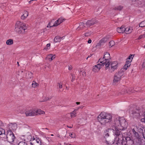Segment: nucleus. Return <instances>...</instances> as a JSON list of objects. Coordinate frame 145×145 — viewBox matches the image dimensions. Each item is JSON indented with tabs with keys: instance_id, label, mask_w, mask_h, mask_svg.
<instances>
[{
	"instance_id": "1",
	"label": "nucleus",
	"mask_w": 145,
	"mask_h": 145,
	"mask_svg": "<svg viewBox=\"0 0 145 145\" xmlns=\"http://www.w3.org/2000/svg\"><path fill=\"white\" fill-rule=\"evenodd\" d=\"M127 125V123L123 117H120L118 120L115 119L112 126V129L115 132L114 133L115 135H116V133L117 131H119L124 135L125 133L123 132L121 130L126 129Z\"/></svg>"
},
{
	"instance_id": "2",
	"label": "nucleus",
	"mask_w": 145,
	"mask_h": 145,
	"mask_svg": "<svg viewBox=\"0 0 145 145\" xmlns=\"http://www.w3.org/2000/svg\"><path fill=\"white\" fill-rule=\"evenodd\" d=\"M112 116L109 114L103 112L98 116L97 120L101 125H105L112 121Z\"/></svg>"
},
{
	"instance_id": "3",
	"label": "nucleus",
	"mask_w": 145,
	"mask_h": 145,
	"mask_svg": "<svg viewBox=\"0 0 145 145\" xmlns=\"http://www.w3.org/2000/svg\"><path fill=\"white\" fill-rule=\"evenodd\" d=\"M27 27L26 24L20 21L16 22L15 28V31L18 34H23L26 32Z\"/></svg>"
},
{
	"instance_id": "4",
	"label": "nucleus",
	"mask_w": 145,
	"mask_h": 145,
	"mask_svg": "<svg viewBox=\"0 0 145 145\" xmlns=\"http://www.w3.org/2000/svg\"><path fill=\"white\" fill-rule=\"evenodd\" d=\"M105 65V69H108V71L112 73L117 69L118 66V63L116 61L109 62V63H106Z\"/></svg>"
},
{
	"instance_id": "5",
	"label": "nucleus",
	"mask_w": 145,
	"mask_h": 145,
	"mask_svg": "<svg viewBox=\"0 0 145 145\" xmlns=\"http://www.w3.org/2000/svg\"><path fill=\"white\" fill-rule=\"evenodd\" d=\"M116 138H114V141L116 142L115 145H124L121 141L123 140V137L124 135L122 134L121 133L117 131L116 133Z\"/></svg>"
},
{
	"instance_id": "6",
	"label": "nucleus",
	"mask_w": 145,
	"mask_h": 145,
	"mask_svg": "<svg viewBox=\"0 0 145 145\" xmlns=\"http://www.w3.org/2000/svg\"><path fill=\"white\" fill-rule=\"evenodd\" d=\"M110 59V54L108 52H106L104 53L103 57V58H100L99 59V62L104 65L106 63H109Z\"/></svg>"
},
{
	"instance_id": "7",
	"label": "nucleus",
	"mask_w": 145,
	"mask_h": 145,
	"mask_svg": "<svg viewBox=\"0 0 145 145\" xmlns=\"http://www.w3.org/2000/svg\"><path fill=\"white\" fill-rule=\"evenodd\" d=\"M7 140L10 143L13 142L14 140L15 137L13 133L10 130H8L6 135Z\"/></svg>"
},
{
	"instance_id": "8",
	"label": "nucleus",
	"mask_w": 145,
	"mask_h": 145,
	"mask_svg": "<svg viewBox=\"0 0 145 145\" xmlns=\"http://www.w3.org/2000/svg\"><path fill=\"white\" fill-rule=\"evenodd\" d=\"M104 138L106 139V143L107 145L112 144H113L114 142V140H112L111 139H106L107 137L109 136V131L107 130H106L104 133Z\"/></svg>"
},
{
	"instance_id": "9",
	"label": "nucleus",
	"mask_w": 145,
	"mask_h": 145,
	"mask_svg": "<svg viewBox=\"0 0 145 145\" xmlns=\"http://www.w3.org/2000/svg\"><path fill=\"white\" fill-rule=\"evenodd\" d=\"M124 145H134V143L133 140H131L130 138L127 137L125 138L123 137V140L121 141Z\"/></svg>"
},
{
	"instance_id": "10",
	"label": "nucleus",
	"mask_w": 145,
	"mask_h": 145,
	"mask_svg": "<svg viewBox=\"0 0 145 145\" xmlns=\"http://www.w3.org/2000/svg\"><path fill=\"white\" fill-rule=\"evenodd\" d=\"M123 74L121 71H119L116 73L114 75L113 82L114 83H116L120 81L121 79V76Z\"/></svg>"
},
{
	"instance_id": "11",
	"label": "nucleus",
	"mask_w": 145,
	"mask_h": 145,
	"mask_svg": "<svg viewBox=\"0 0 145 145\" xmlns=\"http://www.w3.org/2000/svg\"><path fill=\"white\" fill-rule=\"evenodd\" d=\"M35 108H33L27 110L25 112L26 116H34L36 115Z\"/></svg>"
},
{
	"instance_id": "12",
	"label": "nucleus",
	"mask_w": 145,
	"mask_h": 145,
	"mask_svg": "<svg viewBox=\"0 0 145 145\" xmlns=\"http://www.w3.org/2000/svg\"><path fill=\"white\" fill-rule=\"evenodd\" d=\"M109 37L106 36L101 40L96 45V47L97 48H99L101 46L103 45V44L105 43L109 39Z\"/></svg>"
},
{
	"instance_id": "13",
	"label": "nucleus",
	"mask_w": 145,
	"mask_h": 145,
	"mask_svg": "<svg viewBox=\"0 0 145 145\" xmlns=\"http://www.w3.org/2000/svg\"><path fill=\"white\" fill-rule=\"evenodd\" d=\"M132 116L134 118H138L140 115V111L139 109H135L132 110Z\"/></svg>"
},
{
	"instance_id": "14",
	"label": "nucleus",
	"mask_w": 145,
	"mask_h": 145,
	"mask_svg": "<svg viewBox=\"0 0 145 145\" xmlns=\"http://www.w3.org/2000/svg\"><path fill=\"white\" fill-rule=\"evenodd\" d=\"M31 145H41V142L40 139L33 138L30 142Z\"/></svg>"
},
{
	"instance_id": "15",
	"label": "nucleus",
	"mask_w": 145,
	"mask_h": 145,
	"mask_svg": "<svg viewBox=\"0 0 145 145\" xmlns=\"http://www.w3.org/2000/svg\"><path fill=\"white\" fill-rule=\"evenodd\" d=\"M97 22V21L94 19L87 21L86 23V25L87 27H89L94 25Z\"/></svg>"
},
{
	"instance_id": "16",
	"label": "nucleus",
	"mask_w": 145,
	"mask_h": 145,
	"mask_svg": "<svg viewBox=\"0 0 145 145\" xmlns=\"http://www.w3.org/2000/svg\"><path fill=\"white\" fill-rule=\"evenodd\" d=\"M8 127L9 129L8 130H15L17 128V125L15 123H11L8 125Z\"/></svg>"
},
{
	"instance_id": "17",
	"label": "nucleus",
	"mask_w": 145,
	"mask_h": 145,
	"mask_svg": "<svg viewBox=\"0 0 145 145\" xmlns=\"http://www.w3.org/2000/svg\"><path fill=\"white\" fill-rule=\"evenodd\" d=\"M103 66V65H102V64H98L97 65H96L93 66V71L95 72H98L101 68L102 66Z\"/></svg>"
},
{
	"instance_id": "18",
	"label": "nucleus",
	"mask_w": 145,
	"mask_h": 145,
	"mask_svg": "<svg viewBox=\"0 0 145 145\" xmlns=\"http://www.w3.org/2000/svg\"><path fill=\"white\" fill-rule=\"evenodd\" d=\"M55 57V55L53 54L48 55L46 57L47 59L51 61L54 59Z\"/></svg>"
},
{
	"instance_id": "19",
	"label": "nucleus",
	"mask_w": 145,
	"mask_h": 145,
	"mask_svg": "<svg viewBox=\"0 0 145 145\" xmlns=\"http://www.w3.org/2000/svg\"><path fill=\"white\" fill-rule=\"evenodd\" d=\"M117 31L120 33H123L125 31V27L122 26L120 27H118L117 28Z\"/></svg>"
},
{
	"instance_id": "20",
	"label": "nucleus",
	"mask_w": 145,
	"mask_h": 145,
	"mask_svg": "<svg viewBox=\"0 0 145 145\" xmlns=\"http://www.w3.org/2000/svg\"><path fill=\"white\" fill-rule=\"evenodd\" d=\"M28 12L26 11H25L24 12L23 14L21 16V19L23 20L25 19L28 16Z\"/></svg>"
},
{
	"instance_id": "21",
	"label": "nucleus",
	"mask_w": 145,
	"mask_h": 145,
	"mask_svg": "<svg viewBox=\"0 0 145 145\" xmlns=\"http://www.w3.org/2000/svg\"><path fill=\"white\" fill-rule=\"evenodd\" d=\"M125 31L124 32L127 34L131 33L132 32V27H127L126 28H125Z\"/></svg>"
},
{
	"instance_id": "22",
	"label": "nucleus",
	"mask_w": 145,
	"mask_h": 145,
	"mask_svg": "<svg viewBox=\"0 0 145 145\" xmlns=\"http://www.w3.org/2000/svg\"><path fill=\"white\" fill-rule=\"evenodd\" d=\"M84 27V24L83 22H80L79 23V26L76 29L78 30L82 29Z\"/></svg>"
},
{
	"instance_id": "23",
	"label": "nucleus",
	"mask_w": 145,
	"mask_h": 145,
	"mask_svg": "<svg viewBox=\"0 0 145 145\" xmlns=\"http://www.w3.org/2000/svg\"><path fill=\"white\" fill-rule=\"evenodd\" d=\"M35 111H36V115L38 114H44L45 113V112L41 110L40 109H35Z\"/></svg>"
},
{
	"instance_id": "24",
	"label": "nucleus",
	"mask_w": 145,
	"mask_h": 145,
	"mask_svg": "<svg viewBox=\"0 0 145 145\" xmlns=\"http://www.w3.org/2000/svg\"><path fill=\"white\" fill-rule=\"evenodd\" d=\"M63 37L61 38L59 36L56 37L54 39V41L56 42H60L62 38Z\"/></svg>"
},
{
	"instance_id": "25",
	"label": "nucleus",
	"mask_w": 145,
	"mask_h": 145,
	"mask_svg": "<svg viewBox=\"0 0 145 145\" xmlns=\"http://www.w3.org/2000/svg\"><path fill=\"white\" fill-rule=\"evenodd\" d=\"M6 43L8 45H11L13 43V40L12 39H8L7 40Z\"/></svg>"
},
{
	"instance_id": "26",
	"label": "nucleus",
	"mask_w": 145,
	"mask_h": 145,
	"mask_svg": "<svg viewBox=\"0 0 145 145\" xmlns=\"http://www.w3.org/2000/svg\"><path fill=\"white\" fill-rule=\"evenodd\" d=\"M0 135L5 136V130L1 128L0 127Z\"/></svg>"
},
{
	"instance_id": "27",
	"label": "nucleus",
	"mask_w": 145,
	"mask_h": 145,
	"mask_svg": "<svg viewBox=\"0 0 145 145\" xmlns=\"http://www.w3.org/2000/svg\"><path fill=\"white\" fill-rule=\"evenodd\" d=\"M39 86V84L38 83H37L35 81H33L32 84V87L35 88L38 86Z\"/></svg>"
},
{
	"instance_id": "28",
	"label": "nucleus",
	"mask_w": 145,
	"mask_h": 145,
	"mask_svg": "<svg viewBox=\"0 0 145 145\" xmlns=\"http://www.w3.org/2000/svg\"><path fill=\"white\" fill-rule=\"evenodd\" d=\"M140 132H142V135L145 139V129H142L140 128L139 129Z\"/></svg>"
},
{
	"instance_id": "29",
	"label": "nucleus",
	"mask_w": 145,
	"mask_h": 145,
	"mask_svg": "<svg viewBox=\"0 0 145 145\" xmlns=\"http://www.w3.org/2000/svg\"><path fill=\"white\" fill-rule=\"evenodd\" d=\"M123 8V7L121 5H120L114 8V10H121Z\"/></svg>"
},
{
	"instance_id": "30",
	"label": "nucleus",
	"mask_w": 145,
	"mask_h": 145,
	"mask_svg": "<svg viewBox=\"0 0 145 145\" xmlns=\"http://www.w3.org/2000/svg\"><path fill=\"white\" fill-rule=\"evenodd\" d=\"M28 134V137H27L28 140H30V142H31V141L33 139H32V136L30 134V133L28 132L27 133Z\"/></svg>"
},
{
	"instance_id": "31",
	"label": "nucleus",
	"mask_w": 145,
	"mask_h": 145,
	"mask_svg": "<svg viewBox=\"0 0 145 145\" xmlns=\"http://www.w3.org/2000/svg\"><path fill=\"white\" fill-rule=\"evenodd\" d=\"M115 43L113 40L110 41L109 43V45L110 47H112L113 46L115 45Z\"/></svg>"
},
{
	"instance_id": "32",
	"label": "nucleus",
	"mask_w": 145,
	"mask_h": 145,
	"mask_svg": "<svg viewBox=\"0 0 145 145\" xmlns=\"http://www.w3.org/2000/svg\"><path fill=\"white\" fill-rule=\"evenodd\" d=\"M58 20L59 22V24H60L61 23L63 22L65 20V19L62 17H61L59 18L58 19Z\"/></svg>"
},
{
	"instance_id": "33",
	"label": "nucleus",
	"mask_w": 145,
	"mask_h": 145,
	"mask_svg": "<svg viewBox=\"0 0 145 145\" xmlns=\"http://www.w3.org/2000/svg\"><path fill=\"white\" fill-rule=\"evenodd\" d=\"M139 26L141 27H143L145 26V21L142 22L139 24Z\"/></svg>"
},
{
	"instance_id": "34",
	"label": "nucleus",
	"mask_w": 145,
	"mask_h": 145,
	"mask_svg": "<svg viewBox=\"0 0 145 145\" xmlns=\"http://www.w3.org/2000/svg\"><path fill=\"white\" fill-rule=\"evenodd\" d=\"M134 56V55L131 54L126 59L127 60H131V61H132Z\"/></svg>"
},
{
	"instance_id": "35",
	"label": "nucleus",
	"mask_w": 145,
	"mask_h": 145,
	"mask_svg": "<svg viewBox=\"0 0 145 145\" xmlns=\"http://www.w3.org/2000/svg\"><path fill=\"white\" fill-rule=\"evenodd\" d=\"M50 43H48L47 44L46 46V48L45 47L44 49V50H48L50 48Z\"/></svg>"
},
{
	"instance_id": "36",
	"label": "nucleus",
	"mask_w": 145,
	"mask_h": 145,
	"mask_svg": "<svg viewBox=\"0 0 145 145\" xmlns=\"http://www.w3.org/2000/svg\"><path fill=\"white\" fill-rule=\"evenodd\" d=\"M71 117L72 118H74L76 116V112L74 111H73L71 113Z\"/></svg>"
},
{
	"instance_id": "37",
	"label": "nucleus",
	"mask_w": 145,
	"mask_h": 145,
	"mask_svg": "<svg viewBox=\"0 0 145 145\" xmlns=\"http://www.w3.org/2000/svg\"><path fill=\"white\" fill-rule=\"evenodd\" d=\"M69 136L72 138H75L76 137L75 134L73 133H70Z\"/></svg>"
},
{
	"instance_id": "38",
	"label": "nucleus",
	"mask_w": 145,
	"mask_h": 145,
	"mask_svg": "<svg viewBox=\"0 0 145 145\" xmlns=\"http://www.w3.org/2000/svg\"><path fill=\"white\" fill-rule=\"evenodd\" d=\"M59 25V22L57 20L54 22V25H52V26L56 27L57 26Z\"/></svg>"
},
{
	"instance_id": "39",
	"label": "nucleus",
	"mask_w": 145,
	"mask_h": 145,
	"mask_svg": "<svg viewBox=\"0 0 145 145\" xmlns=\"http://www.w3.org/2000/svg\"><path fill=\"white\" fill-rule=\"evenodd\" d=\"M130 65L125 64L123 66V69H124L125 70H126L127 69V68L129 67L130 66Z\"/></svg>"
},
{
	"instance_id": "40",
	"label": "nucleus",
	"mask_w": 145,
	"mask_h": 145,
	"mask_svg": "<svg viewBox=\"0 0 145 145\" xmlns=\"http://www.w3.org/2000/svg\"><path fill=\"white\" fill-rule=\"evenodd\" d=\"M81 72H82V74L83 76H85L86 75V73L85 71L84 70H81L80 71V74H81Z\"/></svg>"
},
{
	"instance_id": "41",
	"label": "nucleus",
	"mask_w": 145,
	"mask_h": 145,
	"mask_svg": "<svg viewBox=\"0 0 145 145\" xmlns=\"http://www.w3.org/2000/svg\"><path fill=\"white\" fill-rule=\"evenodd\" d=\"M18 145H27V144L24 142H19Z\"/></svg>"
},
{
	"instance_id": "42",
	"label": "nucleus",
	"mask_w": 145,
	"mask_h": 145,
	"mask_svg": "<svg viewBox=\"0 0 145 145\" xmlns=\"http://www.w3.org/2000/svg\"><path fill=\"white\" fill-rule=\"evenodd\" d=\"M132 131L134 135H135V136L137 137L138 136V133L135 131L134 129H133Z\"/></svg>"
},
{
	"instance_id": "43",
	"label": "nucleus",
	"mask_w": 145,
	"mask_h": 145,
	"mask_svg": "<svg viewBox=\"0 0 145 145\" xmlns=\"http://www.w3.org/2000/svg\"><path fill=\"white\" fill-rule=\"evenodd\" d=\"M57 86L59 87V89L61 88L62 87V84L61 83H58L57 84Z\"/></svg>"
},
{
	"instance_id": "44",
	"label": "nucleus",
	"mask_w": 145,
	"mask_h": 145,
	"mask_svg": "<svg viewBox=\"0 0 145 145\" xmlns=\"http://www.w3.org/2000/svg\"><path fill=\"white\" fill-rule=\"evenodd\" d=\"M91 34L90 32H88L84 34V35L85 36H88L89 35Z\"/></svg>"
},
{
	"instance_id": "45",
	"label": "nucleus",
	"mask_w": 145,
	"mask_h": 145,
	"mask_svg": "<svg viewBox=\"0 0 145 145\" xmlns=\"http://www.w3.org/2000/svg\"><path fill=\"white\" fill-rule=\"evenodd\" d=\"M132 61L131 60H127L126 59V64H129L131 65V63Z\"/></svg>"
},
{
	"instance_id": "46",
	"label": "nucleus",
	"mask_w": 145,
	"mask_h": 145,
	"mask_svg": "<svg viewBox=\"0 0 145 145\" xmlns=\"http://www.w3.org/2000/svg\"><path fill=\"white\" fill-rule=\"evenodd\" d=\"M125 89H122V94H124L125 93H127L128 92L126 90L125 91Z\"/></svg>"
},
{
	"instance_id": "47",
	"label": "nucleus",
	"mask_w": 145,
	"mask_h": 145,
	"mask_svg": "<svg viewBox=\"0 0 145 145\" xmlns=\"http://www.w3.org/2000/svg\"><path fill=\"white\" fill-rule=\"evenodd\" d=\"M72 79L71 80V81L72 82H73L74 80L75 79V76L74 75H72Z\"/></svg>"
},
{
	"instance_id": "48",
	"label": "nucleus",
	"mask_w": 145,
	"mask_h": 145,
	"mask_svg": "<svg viewBox=\"0 0 145 145\" xmlns=\"http://www.w3.org/2000/svg\"><path fill=\"white\" fill-rule=\"evenodd\" d=\"M142 66V67L145 68V60L143 61Z\"/></svg>"
},
{
	"instance_id": "49",
	"label": "nucleus",
	"mask_w": 145,
	"mask_h": 145,
	"mask_svg": "<svg viewBox=\"0 0 145 145\" xmlns=\"http://www.w3.org/2000/svg\"><path fill=\"white\" fill-rule=\"evenodd\" d=\"M49 100V97H46L45 98V99L44 100H43V101H42V102H45V101H46L48 100Z\"/></svg>"
},
{
	"instance_id": "50",
	"label": "nucleus",
	"mask_w": 145,
	"mask_h": 145,
	"mask_svg": "<svg viewBox=\"0 0 145 145\" xmlns=\"http://www.w3.org/2000/svg\"><path fill=\"white\" fill-rule=\"evenodd\" d=\"M72 68V67L71 65L69 66L68 69L69 70H71Z\"/></svg>"
},
{
	"instance_id": "51",
	"label": "nucleus",
	"mask_w": 145,
	"mask_h": 145,
	"mask_svg": "<svg viewBox=\"0 0 145 145\" xmlns=\"http://www.w3.org/2000/svg\"><path fill=\"white\" fill-rule=\"evenodd\" d=\"M144 118L141 119V121L145 123V115H144Z\"/></svg>"
},
{
	"instance_id": "52",
	"label": "nucleus",
	"mask_w": 145,
	"mask_h": 145,
	"mask_svg": "<svg viewBox=\"0 0 145 145\" xmlns=\"http://www.w3.org/2000/svg\"><path fill=\"white\" fill-rule=\"evenodd\" d=\"M50 23H49L48 24V25H47V27H53V26H52H52H51L50 25Z\"/></svg>"
},
{
	"instance_id": "53",
	"label": "nucleus",
	"mask_w": 145,
	"mask_h": 145,
	"mask_svg": "<svg viewBox=\"0 0 145 145\" xmlns=\"http://www.w3.org/2000/svg\"><path fill=\"white\" fill-rule=\"evenodd\" d=\"M3 126V124L2 122L0 120V127Z\"/></svg>"
},
{
	"instance_id": "54",
	"label": "nucleus",
	"mask_w": 145,
	"mask_h": 145,
	"mask_svg": "<svg viewBox=\"0 0 145 145\" xmlns=\"http://www.w3.org/2000/svg\"><path fill=\"white\" fill-rule=\"evenodd\" d=\"M79 109V108L78 107H77L74 110V111L76 112V111H77Z\"/></svg>"
},
{
	"instance_id": "55",
	"label": "nucleus",
	"mask_w": 145,
	"mask_h": 145,
	"mask_svg": "<svg viewBox=\"0 0 145 145\" xmlns=\"http://www.w3.org/2000/svg\"><path fill=\"white\" fill-rule=\"evenodd\" d=\"M91 39H89L88 41V42L89 44L91 43Z\"/></svg>"
},
{
	"instance_id": "56",
	"label": "nucleus",
	"mask_w": 145,
	"mask_h": 145,
	"mask_svg": "<svg viewBox=\"0 0 145 145\" xmlns=\"http://www.w3.org/2000/svg\"><path fill=\"white\" fill-rule=\"evenodd\" d=\"M84 107V106H79V107H78V108H79V109L80 108H83Z\"/></svg>"
},
{
	"instance_id": "57",
	"label": "nucleus",
	"mask_w": 145,
	"mask_h": 145,
	"mask_svg": "<svg viewBox=\"0 0 145 145\" xmlns=\"http://www.w3.org/2000/svg\"><path fill=\"white\" fill-rule=\"evenodd\" d=\"M142 37L143 36L142 35L139 36V37H138V39H141L142 38Z\"/></svg>"
},
{
	"instance_id": "58",
	"label": "nucleus",
	"mask_w": 145,
	"mask_h": 145,
	"mask_svg": "<svg viewBox=\"0 0 145 145\" xmlns=\"http://www.w3.org/2000/svg\"><path fill=\"white\" fill-rule=\"evenodd\" d=\"M76 103L77 105H79L80 104V102H76Z\"/></svg>"
},
{
	"instance_id": "59",
	"label": "nucleus",
	"mask_w": 145,
	"mask_h": 145,
	"mask_svg": "<svg viewBox=\"0 0 145 145\" xmlns=\"http://www.w3.org/2000/svg\"><path fill=\"white\" fill-rule=\"evenodd\" d=\"M67 127L69 128H72V126H67Z\"/></svg>"
},
{
	"instance_id": "60",
	"label": "nucleus",
	"mask_w": 145,
	"mask_h": 145,
	"mask_svg": "<svg viewBox=\"0 0 145 145\" xmlns=\"http://www.w3.org/2000/svg\"><path fill=\"white\" fill-rule=\"evenodd\" d=\"M52 96H51L50 97H49V100H50L51 98H52Z\"/></svg>"
},
{
	"instance_id": "61",
	"label": "nucleus",
	"mask_w": 145,
	"mask_h": 145,
	"mask_svg": "<svg viewBox=\"0 0 145 145\" xmlns=\"http://www.w3.org/2000/svg\"><path fill=\"white\" fill-rule=\"evenodd\" d=\"M17 64L18 65V66H19V62H17Z\"/></svg>"
},
{
	"instance_id": "62",
	"label": "nucleus",
	"mask_w": 145,
	"mask_h": 145,
	"mask_svg": "<svg viewBox=\"0 0 145 145\" xmlns=\"http://www.w3.org/2000/svg\"><path fill=\"white\" fill-rule=\"evenodd\" d=\"M143 115H145V112L144 113Z\"/></svg>"
},
{
	"instance_id": "63",
	"label": "nucleus",
	"mask_w": 145,
	"mask_h": 145,
	"mask_svg": "<svg viewBox=\"0 0 145 145\" xmlns=\"http://www.w3.org/2000/svg\"><path fill=\"white\" fill-rule=\"evenodd\" d=\"M89 57V56H88V57L86 59H88V57Z\"/></svg>"
},
{
	"instance_id": "64",
	"label": "nucleus",
	"mask_w": 145,
	"mask_h": 145,
	"mask_svg": "<svg viewBox=\"0 0 145 145\" xmlns=\"http://www.w3.org/2000/svg\"><path fill=\"white\" fill-rule=\"evenodd\" d=\"M143 37L144 36V37H145V34H144L142 36Z\"/></svg>"
}]
</instances>
